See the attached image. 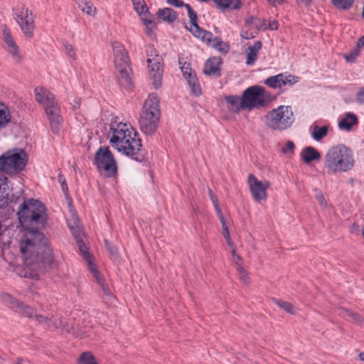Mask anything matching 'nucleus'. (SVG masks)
<instances>
[{
  "mask_svg": "<svg viewBox=\"0 0 364 364\" xmlns=\"http://www.w3.org/2000/svg\"><path fill=\"white\" fill-rule=\"evenodd\" d=\"M20 252L26 267L25 277L38 278L53 262L51 249L44 235L38 230L25 229L18 242Z\"/></svg>",
  "mask_w": 364,
  "mask_h": 364,
  "instance_id": "obj_1",
  "label": "nucleus"
},
{
  "mask_svg": "<svg viewBox=\"0 0 364 364\" xmlns=\"http://www.w3.org/2000/svg\"><path fill=\"white\" fill-rule=\"evenodd\" d=\"M107 138L112 148L122 155L138 160L142 144L138 132L127 122L119 117L112 119Z\"/></svg>",
  "mask_w": 364,
  "mask_h": 364,
  "instance_id": "obj_2",
  "label": "nucleus"
},
{
  "mask_svg": "<svg viewBox=\"0 0 364 364\" xmlns=\"http://www.w3.org/2000/svg\"><path fill=\"white\" fill-rule=\"evenodd\" d=\"M355 166L353 150L344 145L331 146L323 156V168L328 175H337L352 171Z\"/></svg>",
  "mask_w": 364,
  "mask_h": 364,
  "instance_id": "obj_3",
  "label": "nucleus"
},
{
  "mask_svg": "<svg viewBox=\"0 0 364 364\" xmlns=\"http://www.w3.org/2000/svg\"><path fill=\"white\" fill-rule=\"evenodd\" d=\"M18 220L24 229L38 230L46 223L47 213L45 205L40 201L24 200L18 211Z\"/></svg>",
  "mask_w": 364,
  "mask_h": 364,
  "instance_id": "obj_4",
  "label": "nucleus"
},
{
  "mask_svg": "<svg viewBox=\"0 0 364 364\" xmlns=\"http://www.w3.org/2000/svg\"><path fill=\"white\" fill-rule=\"evenodd\" d=\"M161 117L159 99L156 94H150L144 101L139 117V127L143 133L153 135L159 126Z\"/></svg>",
  "mask_w": 364,
  "mask_h": 364,
  "instance_id": "obj_5",
  "label": "nucleus"
},
{
  "mask_svg": "<svg viewBox=\"0 0 364 364\" xmlns=\"http://www.w3.org/2000/svg\"><path fill=\"white\" fill-rule=\"evenodd\" d=\"M294 122V115L290 106L281 105L269 112L264 117L266 126L274 131L289 129Z\"/></svg>",
  "mask_w": 364,
  "mask_h": 364,
  "instance_id": "obj_6",
  "label": "nucleus"
},
{
  "mask_svg": "<svg viewBox=\"0 0 364 364\" xmlns=\"http://www.w3.org/2000/svg\"><path fill=\"white\" fill-rule=\"evenodd\" d=\"M27 161V154L23 149L9 150L0 156V171L16 174L25 168Z\"/></svg>",
  "mask_w": 364,
  "mask_h": 364,
  "instance_id": "obj_7",
  "label": "nucleus"
},
{
  "mask_svg": "<svg viewBox=\"0 0 364 364\" xmlns=\"http://www.w3.org/2000/svg\"><path fill=\"white\" fill-rule=\"evenodd\" d=\"M36 101L43 105L52 126H58L62 121L60 108L54 95L47 89L37 87L34 90Z\"/></svg>",
  "mask_w": 364,
  "mask_h": 364,
  "instance_id": "obj_8",
  "label": "nucleus"
},
{
  "mask_svg": "<svg viewBox=\"0 0 364 364\" xmlns=\"http://www.w3.org/2000/svg\"><path fill=\"white\" fill-rule=\"evenodd\" d=\"M242 97L245 109L252 110L264 106L270 100L271 95L264 87L254 85L247 88Z\"/></svg>",
  "mask_w": 364,
  "mask_h": 364,
  "instance_id": "obj_9",
  "label": "nucleus"
},
{
  "mask_svg": "<svg viewBox=\"0 0 364 364\" xmlns=\"http://www.w3.org/2000/svg\"><path fill=\"white\" fill-rule=\"evenodd\" d=\"M94 164L98 171L107 177H114L117 173L114 157L108 147H100L95 154Z\"/></svg>",
  "mask_w": 364,
  "mask_h": 364,
  "instance_id": "obj_10",
  "label": "nucleus"
},
{
  "mask_svg": "<svg viewBox=\"0 0 364 364\" xmlns=\"http://www.w3.org/2000/svg\"><path fill=\"white\" fill-rule=\"evenodd\" d=\"M14 15L24 36L29 38H32L35 30V21L32 11L21 6L17 9Z\"/></svg>",
  "mask_w": 364,
  "mask_h": 364,
  "instance_id": "obj_11",
  "label": "nucleus"
},
{
  "mask_svg": "<svg viewBox=\"0 0 364 364\" xmlns=\"http://www.w3.org/2000/svg\"><path fill=\"white\" fill-rule=\"evenodd\" d=\"M147 64L149 69V76L152 79L155 88H158L161 85L163 74L162 61L161 56L156 53L154 48H151L148 55Z\"/></svg>",
  "mask_w": 364,
  "mask_h": 364,
  "instance_id": "obj_12",
  "label": "nucleus"
},
{
  "mask_svg": "<svg viewBox=\"0 0 364 364\" xmlns=\"http://www.w3.org/2000/svg\"><path fill=\"white\" fill-rule=\"evenodd\" d=\"M77 243L78 244L79 250L82 255H83V257L87 264L88 268L90 272L92 274L93 277H95L96 282L100 286L104 294L107 296H110L111 290L108 285L105 282L102 277L100 276L95 264H93L92 261V257L88 253L87 247L85 246L84 243H82V239H77Z\"/></svg>",
  "mask_w": 364,
  "mask_h": 364,
  "instance_id": "obj_13",
  "label": "nucleus"
},
{
  "mask_svg": "<svg viewBox=\"0 0 364 364\" xmlns=\"http://www.w3.org/2000/svg\"><path fill=\"white\" fill-rule=\"evenodd\" d=\"M247 184L253 199L259 203L266 200L267 197V190L270 187L271 183L268 181H260L254 174L248 175Z\"/></svg>",
  "mask_w": 364,
  "mask_h": 364,
  "instance_id": "obj_14",
  "label": "nucleus"
},
{
  "mask_svg": "<svg viewBox=\"0 0 364 364\" xmlns=\"http://www.w3.org/2000/svg\"><path fill=\"white\" fill-rule=\"evenodd\" d=\"M114 62L119 82L122 85H129L131 77L128 53L114 58Z\"/></svg>",
  "mask_w": 364,
  "mask_h": 364,
  "instance_id": "obj_15",
  "label": "nucleus"
},
{
  "mask_svg": "<svg viewBox=\"0 0 364 364\" xmlns=\"http://www.w3.org/2000/svg\"><path fill=\"white\" fill-rule=\"evenodd\" d=\"M186 9L190 19V27L188 28V29L196 38L201 41H206L209 42L210 39V38L212 36V33L203 29L198 25L197 14L189 4L186 5Z\"/></svg>",
  "mask_w": 364,
  "mask_h": 364,
  "instance_id": "obj_16",
  "label": "nucleus"
},
{
  "mask_svg": "<svg viewBox=\"0 0 364 364\" xmlns=\"http://www.w3.org/2000/svg\"><path fill=\"white\" fill-rule=\"evenodd\" d=\"M298 77L291 75L278 74L267 78L264 83L271 88H282L286 85H293Z\"/></svg>",
  "mask_w": 364,
  "mask_h": 364,
  "instance_id": "obj_17",
  "label": "nucleus"
},
{
  "mask_svg": "<svg viewBox=\"0 0 364 364\" xmlns=\"http://www.w3.org/2000/svg\"><path fill=\"white\" fill-rule=\"evenodd\" d=\"M36 317L37 322L45 325L47 328H60L68 333H73L77 336H78L76 334V332L74 331L73 326H69L66 322L63 321L61 318L53 319L51 317L45 316L43 315H36Z\"/></svg>",
  "mask_w": 364,
  "mask_h": 364,
  "instance_id": "obj_18",
  "label": "nucleus"
},
{
  "mask_svg": "<svg viewBox=\"0 0 364 364\" xmlns=\"http://www.w3.org/2000/svg\"><path fill=\"white\" fill-rule=\"evenodd\" d=\"M4 41L6 46V50L11 56L13 60L19 63L23 60V55L21 53L18 46L11 35L9 30L4 28L3 31Z\"/></svg>",
  "mask_w": 364,
  "mask_h": 364,
  "instance_id": "obj_19",
  "label": "nucleus"
},
{
  "mask_svg": "<svg viewBox=\"0 0 364 364\" xmlns=\"http://www.w3.org/2000/svg\"><path fill=\"white\" fill-rule=\"evenodd\" d=\"M246 25L249 26L250 30L254 31H242L241 37L245 39L254 38L259 29H266V27H264L265 23L263 20L252 16L246 19Z\"/></svg>",
  "mask_w": 364,
  "mask_h": 364,
  "instance_id": "obj_20",
  "label": "nucleus"
},
{
  "mask_svg": "<svg viewBox=\"0 0 364 364\" xmlns=\"http://www.w3.org/2000/svg\"><path fill=\"white\" fill-rule=\"evenodd\" d=\"M261 48L262 43L259 41H255L252 46L247 48L245 64L247 66H252L255 63Z\"/></svg>",
  "mask_w": 364,
  "mask_h": 364,
  "instance_id": "obj_21",
  "label": "nucleus"
},
{
  "mask_svg": "<svg viewBox=\"0 0 364 364\" xmlns=\"http://www.w3.org/2000/svg\"><path fill=\"white\" fill-rule=\"evenodd\" d=\"M221 60L220 58H209L205 63L203 73L206 75H220V65Z\"/></svg>",
  "mask_w": 364,
  "mask_h": 364,
  "instance_id": "obj_22",
  "label": "nucleus"
},
{
  "mask_svg": "<svg viewBox=\"0 0 364 364\" xmlns=\"http://www.w3.org/2000/svg\"><path fill=\"white\" fill-rule=\"evenodd\" d=\"M9 301L11 304V308H16V310H19L21 312L24 314L26 316L34 318L37 321L36 316L38 315L35 311L28 306H25L16 299L8 296Z\"/></svg>",
  "mask_w": 364,
  "mask_h": 364,
  "instance_id": "obj_23",
  "label": "nucleus"
},
{
  "mask_svg": "<svg viewBox=\"0 0 364 364\" xmlns=\"http://www.w3.org/2000/svg\"><path fill=\"white\" fill-rule=\"evenodd\" d=\"M358 123L357 116L351 112H348L338 122V127L341 130L350 131L352 127Z\"/></svg>",
  "mask_w": 364,
  "mask_h": 364,
  "instance_id": "obj_24",
  "label": "nucleus"
},
{
  "mask_svg": "<svg viewBox=\"0 0 364 364\" xmlns=\"http://www.w3.org/2000/svg\"><path fill=\"white\" fill-rule=\"evenodd\" d=\"M79 9L87 16L95 17L97 10L93 4L89 0H76Z\"/></svg>",
  "mask_w": 364,
  "mask_h": 364,
  "instance_id": "obj_25",
  "label": "nucleus"
},
{
  "mask_svg": "<svg viewBox=\"0 0 364 364\" xmlns=\"http://www.w3.org/2000/svg\"><path fill=\"white\" fill-rule=\"evenodd\" d=\"M7 178L0 173V202L1 205L7 203L10 200V190L7 184Z\"/></svg>",
  "mask_w": 364,
  "mask_h": 364,
  "instance_id": "obj_26",
  "label": "nucleus"
},
{
  "mask_svg": "<svg viewBox=\"0 0 364 364\" xmlns=\"http://www.w3.org/2000/svg\"><path fill=\"white\" fill-rule=\"evenodd\" d=\"M11 113L9 107L0 102V129L5 128L11 121Z\"/></svg>",
  "mask_w": 364,
  "mask_h": 364,
  "instance_id": "obj_27",
  "label": "nucleus"
},
{
  "mask_svg": "<svg viewBox=\"0 0 364 364\" xmlns=\"http://www.w3.org/2000/svg\"><path fill=\"white\" fill-rule=\"evenodd\" d=\"M210 38L209 42L206 41H202L220 53H227L229 51V46L220 38L218 37L213 38V36Z\"/></svg>",
  "mask_w": 364,
  "mask_h": 364,
  "instance_id": "obj_28",
  "label": "nucleus"
},
{
  "mask_svg": "<svg viewBox=\"0 0 364 364\" xmlns=\"http://www.w3.org/2000/svg\"><path fill=\"white\" fill-rule=\"evenodd\" d=\"M301 156L306 164H309L312 161L318 160L321 157L319 152L311 146L304 149Z\"/></svg>",
  "mask_w": 364,
  "mask_h": 364,
  "instance_id": "obj_29",
  "label": "nucleus"
},
{
  "mask_svg": "<svg viewBox=\"0 0 364 364\" xmlns=\"http://www.w3.org/2000/svg\"><path fill=\"white\" fill-rule=\"evenodd\" d=\"M218 7L221 9H238L241 6V2L239 0H213Z\"/></svg>",
  "mask_w": 364,
  "mask_h": 364,
  "instance_id": "obj_30",
  "label": "nucleus"
},
{
  "mask_svg": "<svg viewBox=\"0 0 364 364\" xmlns=\"http://www.w3.org/2000/svg\"><path fill=\"white\" fill-rule=\"evenodd\" d=\"M226 102L231 106L230 109L233 112H238L241 109H245L242 103V97L237 96H228L225 98Z\"/></svg>",
  "mask_w": 364,
  "mask_h": 364,
  "instance_id": "obj_31",
  "label": "nucleus"
},
{
  "mask_svg": "<svg viewBox=\"0 0 364 364\" xmlns=\"http://www.w3.org/2000/svg\"><path fill=\"white\" fill-rule=\"evenodd\" d=\"M158 17L163 21L171 23L173 22L177 17L176 13L170 8H164L160 9L157 12Z\"/></svg>",
  "mask_w": 364,
  "mask_h": 364,
  "instance_id": "obj_32",
  "label": "nucleus"
},
{
  "mask_svg": "<svg viewBox=\"0 0 364 364\" xmlns=\"http://www.w3.org/2000/svg\"><path fill=\"white\" fill-rule=\"evenodd\" d=\"M328 127L327 126L319 127L314 125L311 132V136L316 141H320L326 136Z\"/></svg>",
  "mask_w": 364,
  "mask_h": 364,
  "instance_id": "obj_33",
  "label": "nucleus"
},
{
  "mask_svg": "<svg viewBox=\"0 0 364 364\" xmlns=\"http://www.w3.org/2000/svg\"><path fill=\"white\" fill-rule=\"evenodd\" d=\"M78 364H98L94 355L90 352L82 353L78 360Z\"/></svg>",
  "mask_w": 364,
  "mask_h": 364,
  "instance_id": "obj_34",
  "label": "nucleus"
},
{
  "mask_svg": "<svg viewBox=\"0 0 364 364\" xmlns=\"http://www.w3.org/2000/svg\"><path fill=\"white\" fill-rule=\"evenodd\" d=\"M187 82L189 85L191 92L196 96L200 95L201 90L196 76L191 77V79L187 80Z\"/></svg>",
  "mask_w": 364,
  "mask_h": 364,
  "instance_id": "obj_35",
  "label": "nucleus"
},
{
  "mask_svg": "<svg viewBox=\"0 0 364 364\" xmlns=\"http://www.w3.org/2000/svg\"><path fill=\"white\" fill-rule=\"evenodd\" d=\"M180 68L183 73V75L186 80H188L191 79V77H193L196 76L195 73L192 70L191 68L190 67V63H188L186 62H184L182 63L181 61H179Z\"/></svg>",
  "mask_w": 364,
  "mask_h": 364,
  "instance_id": "obj_36",
  "label": "nucleus"
},
{
  "mask_svg": "<svg viewBox=\"0 0 364 364\" xmlns=\"http://www.w3.org/2000/svg\"><path fill=\"white\" fill-rule=\"evenodd\" d=\"M274 301L279 308L286 312L291 314H294L296 313L295 309L291 303L277 299H274Z\"/></svg>",
  "mask_w": 364,
  "mask_h": 364,
  "instance_id": "obj_37",
  "label": "nucleus"
},
{
  "mask_svg": "<svg viewBox=\"0 0 364 364\" xmlns=\"http://www.w3.org/2000/svg\"><path fill=\"white\" fill-rule=\"evenodd\" d=\"M112 46L114 58L119 57L121 55L122 56L123 55L128 53L126 49L124 48V46L118 41L113 42Z\"/></svg>",
  "mask_w": 364,
  "mask_h": 364,
  "instance_id": "obj_38",
  "label": "nucleus"
},
{
  "mask_svg": "<svg viewBox=\"0 0 364 364\" xmlns=\"http://www.w3.org/2000/svg\"><path fill=\"white\" fill-rule=\"evenodd\" d=\"M112 46L114 58L119 57L121 55L122 56L123 55L128 53L126 49L124 48V46L118 41L113 42Z\"/></svg>",
  "mask_w": 364,
  "mask_h": 364,
  "instance_id": "obj_39",
  "label": "nucleus"
},
{
  "mask_svg": "<svg viewBox=\"0 0 364 364\" xmlns=\"http://www.w3.org/2000/svg\"><path fill=\"white\" fill-rule=\"evenodd\" d=\"M133 6L135 11L139 14L142 15L147 11V7L144 1L133 0Z\"/></svg>",
  "mask_w": 364,
  "mask_h": 364,
  "instance_id": "obj_40",
  "label": "nucleus"
},
{
  "mask_svg": "<svg viewBox=\"0 0 364 364\" xmlns=\"http://www.w3.org/2000/svg\"><path fill=\"white\" fill-rule=\"evenodd\" d=\"M332 4L338 8L347 9L353 4V0H331Z\"/></svg>",
  "mask_w": 364,
  "mask_h": 364,
  "instance_id": "obj_41",
  "label": "nucleus"
},
{
  "mask_svg": "<svg viewBox=\"0 0 364 364\" xmlns=\"http://www.w3.org/2000/svg\"><path fill=\"white\" fill-rule=\"evenodd\" d=\"M360 52V50L358 48L355 47L348 53L345 55V59L347 62H354Z\"/></svg>",
  "mask_w": 364,
  "mask_h": 364,
  "instance_id": "obj_42",
  "label": "nucleus"
},
{
  "mask_svg": "<svg viewBox=\"0 0 364 364\" xmlns=\"http://www.w3.org/2000/svg\"><path fill=\"white\" fill-rule=\"evenodd\" d=\"M237 271L239 275V279L245 284L249 283L250 277L243 267L240 266L237 267Z\"/></svg>",
  "mask_w": 364,
  "mask_h": 364,
  "instance_id": "obj_43",
  "label": "nucleus"
},
{
  "mask_svg": "<svg viewBox=\"0 0 364 364\" xmlns=\"http://www.w3.org/2000/svg\"><path fill=\"white\" fill-rule=\"evenodd\" d=\"M220 222L222 224L223 226V235L225 237V239H229L230 237L228 226L225 223V218L223 215L218 216Z\"/></svg>",
  "mask_w": 364,
  "mask_h": 364,
  "instance_id": "obj_44",
  "label": "nucleus"
},
{
  "mask_svg": "<svg viewBox=\"0 0 364 364\" xmlns=\"http://www.w3.org/2000/svg\"><path fill=\"white\" fill-rule=\"evenodd\" d=\"M314 192H315V198L316 199L318 200V202L319 203V204L322 206V207H326L327 205V203L325 200V198L323 195V193H321V191H320L318 189H315L314 190Z\"/></svg>",
  "mask_w": 364,
  "mask_h": 364,
  "instance_id": "obj_45",
  "label": "nucleus"
},
{
  "mask_svg": "<svg viewBox=\"0 0 364 364\" xmlns=\"http://www.w3.org/2000/svg\"><path fill=\"white\" fill-rule=\"evenodd\" d=\"M294 147V144L291 141H288L285 146L282 149V151L285 154L293 153Z\"/></svg>",
  "mask_w": 364,
  "mask_h": 364,
  "instance_id": "obj_46",
  "label": "nucleus"
},
{
  "mask_svg": "<svg viewBox=\"0 0 364 364\" xmlns=\"http://www.w3.org/2000/svg\"><path fill=\"white\" fill-rule=\"evenodd\" d=\"M210 200H211V201L213 203V205L214 206V208H215V211H216V213L218 214V216L223 215V213H222V210L220 208L219 203H218L217 197L215 196H212Z\"/></svg>",
  "mask_w": 364,
  "mask_h": 364,
  "instance_id": "obj_47",
  "label": "nucleus"
},
{
  "mask_svg": "<svg viewBox=\"0 0 364 364\" xmlns=\"http://www.w3.org/2000/svg\"><path fill=\"white\" fill-rule=\"evenodd\" d=\"M348 315L353 319V321L356 323H361L364 322V318L362 317L360 315L353 313L351 311H348Z\"/></svg>",
  "mask_w": 364,
  "mask_h": 364,
  "instance_id": "obj_48",
  "label": "nucleus"
},
{
  "mask_svg": "<svg viewBox=\"0 0 364 364\" xmlns=\"http://www.w3.org/2000/svg\"><path fill=\"white\" fill-rule=\"evenodd\" d=\"M105 245L109 252L114 257H117L118 254L117 249L115 246L110 244L107 240H105Z\"/></svg>",
  "mask_w": 364,
  "mask_h": 364,
  "instance_id": "obj_49",
  "label": "nucleus"
},
{
  "mask_svg": "<svg viewBox=\"0 0 364 364\" xmlns=\"http://www.w3.org/2000/svg\"><path fill=\"white\" fill-rule=\"evenodd\" d=\"M65 50L68 54V55L72 58L73 60L76 59V55L74 51L73 46L70 44H65Z\"/></svg>",
  "mask_w": 364,
  "mask_h": 364,
  "instance_id": "obj_50",
  "label": "nucleus"
},
{
  "mask_svg": "<svg viewBox=\"0 0 364 364\" xmlns=\"http://www.w3.org/2000/svg\"><path fill=\"white\" fill-rule=\"evenodd\" d=\"M167 3L173 6H175V7L184 6L186 8V5H188L187 4H185L181 0H167Z\"/></svg>",
  "mask_w": 364,
  "mask_h": 364,
  "instance_id": "obj_51",
  "label": "nucleus"
},
{
  "mask_svg": "<svg viewBox=\"0 0 364 364\" xmlns=\"http://www.w3.org/2000/svg\"><path fill=\"white\" fill-rule=\"evenodd\" d=\"M75 225L76 226H77V223H75ZM70 229L72 231L73 235L75 237L76 242H77V239H82L81 234L80 230L78 229V227L75 228L73 226H70Z\"/></svg>",
  "mask_w": 364,
  "mask_h": 364,
  "instance_id": "obj_52",
  "label": "nucleus"
},
{
  "mask_svg": "<svg viewBox=\"0 0 364 364\" xmlns=\"http://www.w3.org/2000/svg\"><path fill=\"white\" fill-rule=\"evenodd\" d=\"M356 100L364 105V87H362L356 94Z\"/></svg>",
  "mask_w": 364,
  "mask_h": 364,
  "instance_id": "obj_53",
  "label": "nucleus"
},
{
  "mask_svg": "<svg viewBox=\"0 0 364 364\" xmlns=\"http://www.w3.org/2000/svg\"><path fill=\"white\" fill-rule=\"evenodd\" d=\"M58 181L61 183L63 191L64 193L68 192V186H67V184L65 183V180L64 179L63 176L60 175V174L58 176Z\"/></svg>",
  "mask_w": 364,
  "mask_h": 364,
  "instance_id": "obj_54",
  "label": "nucleus"
},
{
  "mask_svg": "<svg viewBox=\"0 0 364 364\" xmlns=\"http://www.w3.org/2000/svg\"><path fill=\"white\" fill-rule=\"evenodd\" d=\"M278 22L275 20H272L271 21H269V24H268V28L270 29V30H277L278 28Z\"/></svg>",
  "mask_w": 364,
  "mask_h": 364,
  "instance_id": "obj_55",
  "label": "nucleus"
},
{
  "mask_svg": "<svg viewBox=\"0 0 364 364\" xmlns=\"http://www.w3.org/2000/svg\"><path fill=\"white\" fill-rule=\"evenodd\" d=\"M233 262L237 266V268L242 265V258L237 255L235 257H233Z\"/></svg>",
  "mask_w": 364,
  "mask_h": 364,
  "instance_id": "obj_56",
  "label": "nucleus"
},
{
  "mask_svg": "<svg viewBox=\"0 0 364 364\" xmlns=\"http://www.w3.org/2000/svg\"><path fill=\"white\" fill-rule=\"evenodd\" d=\"M364 46V36L360 37L358 39L357 43H356V48H358L360 50Z\"/></svg>",
  "mask_w": 364,
  "mask_h": 364,
  "instance_id": "obj_57",
  "label": "nucleus"
},
{
  "mask_svg": "<svg viewBox=\"0 0 364 364\" xmlns=\"http://www.w3.org/2000/svg\"><path fill=\"white\" fill-rule=\"evenodd\" d=\"M285 0H268L269 3L273 6L277 4H280L284 2Z\"/></svg>",
  "mask_w": 364,
  "mask_h": 364,
  "instance_id": "obj_58",
  "label": "nucleus"
},
{
  "mask_svg": "<svg viewBox=\"0 0 364 364\" xmlns=\"http://www.w3.org/2000/svg\"><path fill=\"white\" fill-rule=\"evenodd\" d=\"M143 21H144V23L146 26H149V25H150V24H152V23H153L151 20H150V19H146V18H144V19H143Z\"/></svg>",
  "mask_w": 364,
  "mask_h": 364,
  "instance_id": "obj_59",
  "label": "nucleus"
},
{
  "mask_svg": "<svg viewBox=\"0 0 364 364\" xmlns=\"http://www.w3.org/2000/svg\"><path fill=\"white\" fill-rule=\"evenodd\" d=\"M225 240H226L227 243H228V245L229 246H230V247H232V246H233V244H232V240H231V239H230V237H229V239H225Z\"/></svg>",
  "mask_w": 364,
  "mask_h": 364,
  "instance_id": "obj_60",
  "label": "nucleus"
},
{
  "mask_svg": "<svg viewBox=\"0 0 364 364\" xmlns=\"http://www.w3.org/2000/svg\"><path fill=\"white\" fill-rule=\"evenodd\" d=\"M359 358L361 361H364V352H361L359 354Z\"/></svg>",
  "mask_w": 364,
  "mask_h": 364,
  "instance_id": "obj_61",
  "label": "nucleus"
},
{
  "mask_svg": "<svg viewBox=\"0 0 364 364\" xmlns=\"http://www.w3.org/2000/svg\"><path fill=\"white\" fill-rule=\"evenodd\" d=\"M208 195H209V196H210V198H212V196H215V195H214V193H213V191H212L211 189H210V188L208 189Z\"/></svg>",
  "mask_w": 364,
  "mask_h": 364,
  "instance_id": "obj_62",
  "label": "nucleus"
},
{
  "mask_svg": "<svg viewBox=\"0 0 364 364\" xmlns=\"http://www.w3.org/2000/svg\"><path fill=\"white\" fill-rule=\"evenodd\" d=\"M232 255L233 257H235V256L237 255V254L236 253L235 247H233L232 250Z\"/></svg>",
  "mask_w": 364,
  "mask_h": 364,
  "instance_id": "obj_63",
  "label": "nucleus"
},
{
  "mask_svg": "<svg viewBox=\"0 0 364 364\" xmlns=\"http://www.w3.org/2000/svg\"><path fill=\"white\" fill-rule=\"evenodd\" d=\"M79 106H80V104H79L78 102H77V103H76V105H75L73 106V107H74L75 109H76V108L79 107Z\"/></svg>",
  "mask_w": 364,
  "mask_h": 364,
  "instance_id": "obj_64",
  "label": "nucleus"
}]
</instances>
